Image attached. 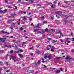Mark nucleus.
Segmentation results:
<instances>
[{"mask_svg": "<svg viewBox=\"0 0 74 74\" xmlns=\"http://www.w3.org/2000/svg\"><path fill=\"white\" fill-rule=\"evenodd\" d=\"M47 47H49L51 48V52H54V49H56V48L53 46H51L50 45H47Z\"/></svg>", "mask_w": 74, "mask_h": 74, "instance_id": "f257e3e1", "label": "nucleus"}, {"mask_svg": "<svg viewBox=\"0 0 74 74\" xmlns=\"http://www.w3.org/2000/svg\"><path fill=\"white\" fill-rule=\"evenodd\" d=\"M42 32H41L40 31H38V33H41V34H43V36H44L45 35V34H44L43 33H45V32L43 30H42Z\"/></svg>", "mask_w": 74, "mask_h": 74, "instance_id": "f03ea898", "label": "nucleus"}, {"mask_svg": "<svg viewBox=\"0 0 74 74\" xmlns=\"http://www.w3.org/2000/svg\"><path fill=\"white\" fill-rule=\"evenodd\" d=\"M56 13L57 14H58L59 15L61 16V14H62V12L60 11H57L56 12Z\"/></svg>", "mask_w": 74, "mask_h": 74, "instance_id": "7ed1b4c3", "label": "nucleus"}, {"mask_svg": "<svg viewBox=\"0 0 74 74\" xmlns=\"http://www.w3.org/2000/svg\"><path fill=\"white\" fill-rule=\"evenodd\" d=\"M15 21V19H13V20H9L8 21V23H11V22H12V21Z\"/></svg>", "mask_w": 74, "mask_h": 74, "instance_id": "20e7f679", "label": "nucleus"}, {"mask_svg": "<svg viewBox=\"0 0 74 74\" xmlns=\"http://www.w3.org/2000/svg\"><path fill=\"white\" fill-rule=\"evenodd\" d=\"M11 58H12V59H13L14 61V60H16V57L15 56H14L13 55H12L11 56Z\"/></svg>", "mask_w": 74, "mask_h": 74, "instance_id": "39448f33", "label": "nucleus"}, {"mask_svg": "<svg viewBox=\"0 0 74 74\" xmlns=\"http://www.w3.org/2000/svg\"><path fill=\"white\" fill-rule=\"evenodd\" d=\"M62 16H64V17H65V19H67V18H68L70 17L69 16H68L67 15H64L63 14H62Z\"/></svg>", "mask_w": 74, "mask_h": 74, "instance_id": "423d86ee", "label": "nucleus"}, {"mask_svg": "<svg viewBox=\"0 0 74 74\" xmlns=\"http://www.w3.org/2000/svg\"><path fill=\"white\" fill-rule=\"evenodd\" d=\"M34 71V70H29V69H28L27 71V73H33Z\"/></svg>", "mask_w": 74, "mask_h": 74, "instance_id": "0eeeda50", "label": "nucleus"}, {"mask_svg": "<svg viewBox=\"0 0 74 74\" xmlns=\"http://www.w3.org/2000/svg\"><path fill=\"white\" fill-rule=\"evenodd\" d=\"M7 9H5L3 11H2V13H3V14H4L6 12H7Z\"/></svg>", "mask_w": 74, "mask_h": 74, "instance_id": "6e6552de", "label": "nucleus"}, {"mask_svg": "<svg viewBox=\"0 0 74 74\" xmlns=\"http://www.w3.org/2000/svg\"><path fill=\"white\" fill-rule=\"evenodd\" d=\"M16 15V14H12L11 15V16H9V18H11H11H12V17H14V16H15Z\"/></svg>", "mask_w": 74, "mask_h": 74, "instance_id": "1a4fd4ad", "label": "nucleus"}, {"mask_svg": "<svg viewBox=\"0 0 74 74\" xmlns=\"http://www.w3.org/2000/svg\"><path fill=\"white\" fill-rule=\"evenodd\" d=\"M52 56L50 55H49L47 56V58H48L50 60L51 59V58Z\"/></svg>", "mask_w": 74, "mask_h": 74, "instance_id": "9d476101", "label": "nucleus"}, {"mask_svg": "<svg viewBox=\"0 0 74 74\" xmlns=\"http://www.w3.org/2000/svg\"><path fill=\"white\" fill-rule=\"evenodd\" d=\"M55 72L56 73H59L60 72V70H58V71H56Z\"/></svg>", "mask_w": 74, "mask_h": 74, "instance_id": "9b49d317", "label": "nucleus"}, {"mask_svg": "<svg viewBox=\"0 0 74 74\" xmlns=\"http://www.w3.org/2000/svg\"><path fill=\"white\" fill-rule=\"evenodd\" d=\"M14 60V62H16V61H18V60H19V59L18 58H16V60Z\"/></svg>", "mask_w": 74, "mask_h": 74, "instance_id": "f8f14e48", "label": "nucleus"}, {"mask_svg": "<svg viewBox=\"0 0 74 74\" xmlns=\"http://www.w3.org/2000/svg\"><path fill=\"white\" fill-rule=\"evenodd\" d=\"M18 56L20 57L21 59H22V58H23V56L21 54H18Z\"/></svg>", "mask_w": 74, "mask_h": 74, "instance_id": "ddd939ff", "label": "nucleus"}, {"mask_svg": "<svg viewBox=\"0 0 74 74\" xmlns=\"http://www.w3.org/2000/svg\"><path fill=\"white\" fill-rule=\"evenodd\" d=\"M58 33H60V35H63V34L62 33V32L60 31H59L58 32Z\"/></svg>", "mask_w": 74, "mask_h": 74, "instance_id": "4468645a", "label": "nucleus"}, {"mask_svg": "<svg viewBox=\"0 0 74 74\" xmlns=\"http://www.w3.org/2000/svg\"><path fill=\"white\" fill-rule=\"evenodd\" d=\"M8 54L5 56V58L6 59H8Z\"/></svg>", "mask_w": 74, "mask_h": 74, "instance_id": "2eb2a0df", "label": "nucleus"}, {"mask_svg": "<svg viewBox=\"0 0 74 74\" xmlns=\"http://www.w3.org/2000/svg\"><path fill=\"white\" fill-rule=\"evenodd\" d=\"M65 59L66 60H67V59H69V60H70V57L68 56H67L66 58H65Z\"/></svg>", "mask_w": 74, "mask_h": 74, "instance_id": "dca6fc26", "label": "nucleus"}, {"mask_svg": "<svg viewBox=\"0 0 74 74\" xmlns=\"http://www.w3.org/2000/svg\"><path fill=\"white\" fill-rule=\"evenodd\" d=\"M40 62H41V60L38 61L37 62L38 64H40Z\"/></svg>", "mask_w": 74, "mask_h": 74, "instance_id": "f3484780", "label": "nucleus"}, {"mask_svg": "<svg viewBox=\"0 0 74 74\" xmlns=\"http://www.w3.org/2000/svg\"><path fill=\"white\" fill-rule=\"evenodd\" d=\"M22 46H23V45H25V44H26V42H22Z\"/></svg>", "mask_w": 74, "mask_h": 74, "instance_id": "a211bd4d", "label": "nucleus"}, {"mask_svg": "<svg viewBox=\"0 0 74 74\" xmlns=\"http://www.w3.org/2000/svg\"><path fill=\"white\" fill-rule=\"evenodd\" d=\"M38 30H39V29H34V32H37V31H38Z\"/></svg>", "mask_w": 74, "mask_h": 74, "instance_id": "6ab92c4d", "label": "nucleus"}, {"mask_svg": "<svg viewBox=\"0 0 74 74\" xmlns=\"http://www.w3.org/2000/svg\"><path fill=\"white\" fill-rule=\"evenodd\" d=\"M12 42H17V41L15 40H12Z\"/></svg>", "mask_w": 74, "mask_h": 74, "instance_id": "aec40b11", "label": "nucleus"}, {"mask_svg": "<svg viewBox=\"0 0 74 74\" xmlns=\"http://www.w3.org/2000/svg\"><path fill=\"white\" fill-rule=\"evenodd\" d=\"M56 41H57V40L55 41L54 40H53V42H52V43H55V42H56Z\"/></svg>", "mask_w": 74, "mask_h": 74, "instance_id": "412c9836", "label": "nucleus"}, {"mask_svg": "<svg viewBox=\"0 0 74 74\" xmlns=\"http://www.w3.org/2000/svg\"><path fill=\"white\" fill-rule=\"evenodd\" d=\"M0 32H1V33H4V30H2V31H0Z\"/></svg>", "mask_w": 74, "mask_h": 74, "instance_id": "4be33fe9", "label": "nucleus"}, {"mask_svg": "<svg viewBox=\"0 0 74 74\" xmlns=\"http://www.w3.org/2000/svg\"><path fill=\"white\" fill-rule=\"evenodd\" d=\"M40 18L41 19H44V18H45V17H44V16H42Z\"/></svg>", "mask_w": 74, "mask_h": 74, "instance_id": "5701e85b", "label": "nucleus"}, {"mask_svg": "<svg viewBox=\"0 0 74 74\" xmlns=\"http://www.w3.org/2000/svg\"><path fill=\"white\" fill-rule=\"evenodd\" d=\"M3 38H0V41L1 42L2 41H3Z\"/></svg>", "mask_w": 74, "mask_h": 74, "instance_id": "b1692460", "label": "nucleus"}, {"mask_svg": "<svg viewBox=\"0 0 74 74\" xmlns=\"http://www.w3.org/2000/svg\"><path fill=\"white\" fill-rule=\"evenodd\" d=\"M55 5H52L51 6V8H54V7H55Z\"/></svg>", "mask_w": 74, "mask_h": 74, "instance_id": "393cba45", "label": "nucleus"}, {"mask_svg": "<svg viewBox=\"0 0 74 74\" xmlns=\"http://www.w3.org/2000/svg\"><path fill=\"white\" fill-rule=\"evenodd\" d=\"M45 32H48V28H46L45 29Z\"/></svg>", "mask_w": 74, "mask_h": 74, "instance_id": "a878e982", "label": "nucleus"}, {"mask_svg": "<svg viewBox=\"0 0 74 74\" xmlns=\"http://www.w3.org/2000/svg\"><path fill=\"white\" fill-rule=\"evenodd\" d=\"M51 30H52V32H53V33H54V32H55V29H51Z\"/></svg>", "mask_w": 74, "mask_h": 74, "instance_id": "bb28decb", "label": "nucleus"}, {"mask_svg": "<svg viewBox=\"0 0 74 74\" xmlns=\"http://www.w3.org/2000/svg\"><path fill=\"white\" fill-rule=\"evenodd\" d=\"M46 49L47 50H49V49H50V48H49L48 47H47Z\"/></svg>", "mask_w": 74, "mask_h": 74, "instance_id": "cd10ccee", "label": "nucleus"}, {"mask_svg": "<svg viewBox=\"0 0 74 74\" xmlns=\"http://www.w3.org/2000/svg\"><path fill=\"white\" fill-rule=\"evenodd\" d=\"M40 46V45H38L37 46H36V47L38 48H39Z\"/></svg>", "mask_w": 74, "mask_h": 74, "instance_id": "c85d7f7f", "label": "nucleus"}, {"mask_svg": "<svg viewBox=\"0 0 74 74\" xmlns=\"http://www.w3.org/2000/svg\"><path fill=\"white\" fill-rule=\"evenodd\" d=\"M25 16H24L23 17H21V18H23V19H26V18H25Z\"/></svg>", "mask_w": 74, "mask_h": 74, "instance_id": "c756f323", "label": "nucleus"}, {"mask_svg": "<svg viewBox=\"0 0 74 74\" xmlns=\"http://www.w3.org/2000/svg\"><path fill=\"white\" fill-rule=\"evenodd\" d=\"M5 64L7 65V66H8V62H6L5 63Z\"/></svg>", "mask_w": 74, "mask_h": 74, "instance_id": "7c9ffc66", "label": "nucleus"}, {"mask_svg": "<svg viewBox=\"0 0 74 74\" xmlns=\"http://www.w3.org/2000/svg\"><path fill=\"white\" fill-rule=\"evenodd\" d=\"M13 52H14V51H13V50H11L10 51V53H13Z\"/></svg>", "mask_w": 74, "mask_h": 74, "instance_id": "2f4dec72", "label": "nucleus"}, {"mask_svg": "<svg viewBox=\"0 0 74 74\" xmlns=\"http://www.w3.org/2000/svg\"><path fill=\"white\" fill-rule=\"evenodd\" d=\"M20 30L22 31L23 30V28L22 27H21L20 28Z\"/></svg>", "mask_w": 74, "mask_h": 74, "instance_id": "473e14b6", "label": "nucleus"}, {"mask_svg": "<svg viewBox=\"0 0 74 74\" xmlns=\"http://www.w3.org/2000/svg\"><path fill=\"white\" fill-rule=\"evenodd\" d=\"M22 3L23 4H26V2H22Z\"/></svg>", "mask_w": 74, "mask_h": 74, "instance_id": "72a5a7b5", "label": "nucleus"}, {"mask_svg": "<svg viewBox=\"0 0 74 74\" xmlns=\"http://www.w3.org/2000/svg\"><path fill=\"white\" fill-rule=\"evenodd\" d=\"M5 47H10V46H8L7 45H5Z\"/></svg>", "mask_w": 74, "mask_h": 74, "instance_id": "f704fd0d", "label": "nucleus"}, {"mask_svg": "<svg viewBox=\"0 0 74 74\" xmlns=\"http://www.w3.org/2000/svg\"><path fill=\"white\" fill-rule=\"evenodd\" d=\"M2 70V68H0V73H1V71Z\"/></svg>", "mask_w": 74, "mask_h": 74, "instance_id": "c9c22d12", "label": "nucleus"}, {"mask_svg": "<svg viewBox=\"0 0 74 74\" xmlns=\"http://www.w3.org/2000/svg\"><path fill=\"white\" fill-rule=\"evenodd\" d=\"M34 46H32V47H31L29 48V49H33Z\"/></svg>", "mask_w": 74, "mask_h": 74, "instance_id": "e433bc0d", "label": "nucleus"}, {"mask_svg": "<svg viewBox=\"0 0 74 74\" xmlns=\"http://www.w3.org/2000/svg\"><path fill=\"white\" fill-rule=\"evenodd\" d=\"M37 53L39 54L40 53V51L39 50L38 51H37Z\"/></svg>", "mask_w": 74, "mask_h": 74, "instance_id": "4c0bfd02", "label": "nucleus"}, {"mask_svg": "<svg viewBox=\"0 0 74 74\" xmlns=\"http://www.w3.org/2000/svg\"><path fill=\"white\" fill-rule=\"evenodd\" d=\"M9 29H13V28L12 27H10L9 28Z\"/></svg>", "mask_w": 74, "mask_h": 74, "instance_id": "58836bf2", "label": "nucleus"}, {"mask_svg": "<svg viewBox=\"0 0 74 74\" xmlns=\"http://www.w3.org/2000/svg\"><path fill=\"white\" fill-rule=\"evenodd\" d=\"M21 14H23V11H21Z\"/></svg>", "mask_w": 74, "mask_h": 74, "instance_id": "ea45409f", "label": "nucleus"}, {"mask_svg": "<svg viewBox=\"0 0 74 74\" xmlns=\"http://www.w3.org/2000/svg\"><path fill=\"white\" fill-rule=\"evenodd\" d=\"M12 25L13 26H15V23H13Z\"/></svg>", "mask_w": 74, "mask_h": 74, "instance_id": "a19ab883", "label": "nucleus"}, {"mask_svg": "<svg viewBox=\"0 0 74 74\" xmlns=\"http://www.w3.org/2000/svg\"><path fill=\"white\" fill-rule=\"evenodd\" d=\"M20 52H23V51L22 50V49H21L20 50Z\"/></svg>", "mask_w": 74, "mask_h": 74, "instance_id": "79ce46f5", "label": "nucleus"}, {"mask_svg": "<svg viewBox=\"0 0 74 74\" xmlns=\"http://www.w3.org/2000/svg\"><path fill=\"white\" fill-rule=\"evenodd\" d=\"M29 55H31L32 56L33 55V53H32V54H30L29 53Z\"/></svg>", "mask_w": 74, "mask_h": 74, "instance_id": "37998d69", "label": "nucleus"}, {"mask_svg": "<svg viewBox=\"0 0 74 74\" xmlns=\"http://www.w3.org/2000/svg\"><path fill=\"white\" fill-rule=\"evenodd\" d=\"M57 59H60V58L59 57H57Z\"/></svg>", "mask_w": 74, "mask_h": 74, "instance_id": "c03bdc74", "label": "nucleus"}, {"mask_svg": "<svg viewBox=\"0 0 74 74\" xmlns=\"http://www.w3.org/2000/svg\"><path fill=\"white\" fill-rule=\"evenodd\" d=\"M39 27V24H38V25H37L36 27Z\"/></svg>", "mask_w": 74, "mask_h": 74, "instance_id": "a18cd8bd", "label": "nucleus"}, {"mask_svg": "<svg viewBox=\"0 0 74 74\" xmlns=\"http://www.w3.org/2000/svg\"><path fill=\"white\" fill-rule=\"evenodd\" d=\"M64 22H65V23H67V21L65 20V21H64Z\"/></svg>", "mask_w": 74, "mask_h": 74, "instance_id": "49530a36", "label": "nucleus"}, {"mask_svg": "<svg viewBox=\"0 0 74 74\" xmlns=\"http://www.w3.org/2000/svg\"><path fill=\"white\" fill-rule=\"evenodd\" d=\"M47 58H48V56H45V59H47Z\"/></svg>", "mask_w": 74, "mask_h": 74, "instance_id": "de8ad7c7", "label": "nucleus"}, {"mask_svg": "<svg viewBox=\"0 0 74 74\" xmlns=\"http://www.w3.org/2000/svg\"><path fill=\"white\" fill-rule=\"evenodd\" d=\"M8 8H12V7H11V6H8Z\"/></svg>", "mask_w": 74, "mask_h": 74, "instance_id": "09e8293b", "label": "nucleus"}, {"mask_svg": "<svg viewBox=\"0 0 74 74\" xmlns=\"http://www.w3.org/2000/svg\"><path fill=\"white\" fill-rule=\"evenodd\" d=\"M5 2L6 3H8V1H7V0H5Z\"/></svg>", "mask_w": 74, "mask_h": 74, "instance_id": "8fccbe9b", "label": "nucleus"}, {"mask_svg": "<svg viewBox=\"0 0 74 74\" xmlns=\"http://www.w3.org/2000/svg\"><path fill=\"white\" fill-rule=\"evenodd\" d=\"M43 23H47V21H44L43 22Z\"/></svg>", "mask_w": 74, "mask_h": 74, "instance_id": "3c124183", "label": "nucleus"}, {"mask_svg": "<svg viewBox=\"0 0 74 74\" xmlns=\"http://www.w3.org/2000/svg\"><path fill=\"white\" fill-rule=\"evenodd\" d=\"M47 39H48V40H51V38H47Z\"/></svg>", "mask_w": 74, "mask_h": 74, "instance_id": "603ef678", "label": "nucleus"}, {"mask_svg": "<svg viewBox=\"0 0 74 74\" xmlns=\"http://www.w3.org/2000/svg\"><path fill=\"white\" fill-rule=\"evenodd\" d=\"M3 64V62L1 61H0V64Z\"/></svg>", "mask_w": 74, "mask_h": 74, "instance_id": "864d4df0", "label": "nucleus"}, {"mask_svg": "<svg viewBox=\"0 0 74 74\" xmlns=\"http://www.w3.org/2000/svg\"><path fill=\"white\" fill-rule=\"evenodd\" d=\"M60 70H61V71H63V69H62V68H60Z\"/></svg>", "mask_w": 74, "mask_h": 74, "instance_id": "5fc2aeb1", "label": "nucleus"}, {"mask_svg": "<svg viewBox=\"0 0 74 74\" xmlns=\"http://www.w3.org/2000/svg\"><path fill=\"white\" fill-rule=\"evenodd\" d=\"M3 10H1V9H0V12H2Z\"/></svg>", "mask_w": 74, "mask_h": 74, "instance_id": "6e6d98bb", "label": "nucleus"}, {"mask_svg": "<svg viewBox=\"0 0 74 74\" xmlns=\"http://www.w3.org/2000/svg\"><path fill=\"white\" fill-rule=\"evenodd\" d=\"M60 41H61V42H63V40H62V39H60Z\"/></svg>", "mask_w": 74, "mask_h": 74, "instance_id": "4d7b16f0", "label": "nucleus"}, {"mask_svg": "<svg viewBox=\"0 0 74 74\" xmlns=\"http://www.w3.org/2000/svg\"><path fill=\"white\" fill-rule=\"evenodd\" d=\"M74 49H73L71 50V52H74Z\"/></svg>", "mask_w": 74, "mask_h": 74, "instance_id": "13d9d810", "label": "nucleus"}, {"mask_svg": "<svg viewBox=\"0 0 74 74\" xmlns=\"http://www.w3.org/2000/svg\"><path fill=\"white\" fill-rule=\"evenodd\" d=\"M29 1H31L32 2H33L34 0H29Z\"/></svg>", "mask_w": 74, "mask_h": 74, "instance_id": "bf43d9fd", "label": "nucleus"}, {"mask_svg": "<svg viewBox=\"0 0 74 74\" xmlns=\"http://www.w3.org/2000/svg\"><path fill=\"white\" fill-rule=\"evenodd\" d=\"M44 66L45 68H46L47 66H45V65H44Z\"/></svg>", "mask_w": 74, "mask_h": 74, "instance_id": "052dcab7", "label": "nucleus"}, {"mask_svg": "<svg viewBox=\"0 0 74 74\" xmlns=\"http://www.w3.org/2000/svg\"><path fill=\"white\" fill-rule=\"evenodd\" d=\"M69 39H70V38H66L67 40H69Z\"/></svg>", "mask_w": 74, "mask_h": 74, "instance_id": "680f3d73", "label": "nucleus"}, {"mask_svg": "<svg viewBox=\"0 0 74 74\" xmlns=\"http://www.w3.org/2000/svg\"><path fill=\"white\" fill-rule=\"evenodd\" d=\"M10 38H13V36H10Z\"/></svg>", "mask_w": 74, "mask_h": 74, "instance_id": "e2e57ef3", "label": "nucleus"}, {"mask_svg": "<svg viewBox=\"0 0 74 74\" xmlns=\"http://www.w3.org/2000/svg\"><path fill=\"white\" fill-rule=\"evenodd\" d=\"M29 20L30 21H31L33 20V19H29Z\"/></svg>", "mask_w": 74, "mask_h": 74, "instance_id": "0e129e2a", "label": "nucleus"}, {"mask_svg": "<svg viewBox=\"0 0 74 74\" xmlns=\"http://www.w3.org/2000/svg\"><path fill=\"white\" fill-rule=\"evenodd\" d=\"M72 39H73L72 40V41H74V38H72Z\"/></svg>", "mask_w": 74, "mask_h": 74, "instance_id": "69168bd1", "label": "nucleus"}, {"mask_svg": "<svg viewBox=\"0 0 74 74\" xmlns=\"http://www.w3.org/2000/svg\"><path fill=\"white\" fill-rule=\"evenodd\" d=\"M37 5H38L39 6H40V5H40V4H37Z\"/></svg>", "mask_w": 74, "mask_h": 74, "instance_id": "338daca9", "label": "nucleus"}, {"mask_svg": "<svg viewBox=\"0 0 74 74\" xmlns=\"http://www.w3.org/2000/svg\"><path fill=\"white\" fill-rule=\"evenodd\" d=\"M14 7H15L16 9H17V7H16V6H15Z\"/></svg>", "mask_w": 74, "mask_h": 74, "instance_id": "774afa93", "label": "nucleus"}]
</instances>
